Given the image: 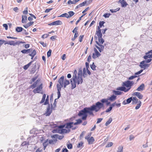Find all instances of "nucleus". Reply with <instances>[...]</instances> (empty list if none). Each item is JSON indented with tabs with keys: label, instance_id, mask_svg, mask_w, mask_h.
<instances>
[{
	"label": "nucleus",
	"instance_id": "nucleus-1",
	"mask_svg": "<svg viewBox=\"0 0 152 152\" xmlns=\"http://www.w3.org/2000/svg\"><path fill=\"white\" fill-rule=\"evenodd\" d=\"M104 104L100 102H96L95 104H93L89 107H86L82 110H80L78 115L79 117L82 116V119L85 120L86 119L88 113L90 115L94 116V115L93 111H94L96 112H98L102 108L104 109Z\"/></svg>",
	"mask_w": 152,
	"mask_h": 152
},
{
	"label": "nucleus",
	"instance_id": "nucleus-2",
	"mask_svg": "<svg viewBox=\"0 0 152 152\" xmlns=\"http://www.w3.org/2000/svg\"><path fill=\"white\" fill-rule=\"evenodd\" d=\"M64 76H62L58 80V82L59 84H57V94H58V99H59L61 96L60 91L61 90V88L62 87L64 86L65 88L66 87V86L70 84V82L69 80L65 79V80L64 82Z\"/></svg>",
	"mask_w": 152,
	"mask_h": 152
},
{
	"label": "nucleus",
	"instance_id": "nucleus-3",
	"mask_svg": "<svg viewBox=\"0 0 152 152\" xmlns=\"http://www.w3.org/2000/svg\"><path fill=\"white\" fill-rule=\"evenodd\" d=\"M83 82L82 77L77 76L75 81H73L72 78L70 80L71 84L72 85L71 88L73 89L76 87V83L78 85L80 84H82Z\"/></svg>",
	"mask_w": 152,
	"mask_h": 152
},
{
	"label": "nucleus",
	"instance_id": "nucleus-4",
	"mask_svg": "<svg viewBox=\"0 0 152 152\" xmlns=\"http://www.w3.org/2000/svg\"><path fill=\"white\" fill-rule=\"evenodd\" d=\"M134 84L133 81H131L128 80L123 83L122 86H126V88H129V87H131Z\"/></svg>",
	"mask_w": 152,
	"mask_h": 152
},
{
	"label": "nucleus",
	"instance_id": "nucleus-5",
	"mask_svg": "<svg viewBox=\"0 0 152 152\" xmlns=\"http://www.w3.org/2000/svg\"><path fill=\"white\" fill-rule=\"evenodd\" d=\"M42 88V84H40L39 86L37 87V88L33 90V92L34 94H36L37 93H41L40 92V91H41Z\"/></svg>",
	"mask_w": 152,
	"mask_h": 152
},
{
	"label": "nucleus",
	"instance_id": "nucleus-6",
	"mask_svg": "<svg viewBox=\"0 0 152 152\" xmlns=\"http://www.w3.org/2000/svg\"><path fill=\"white\" fill-rule=\"evenodd\" d=\"M149 64H147L145 62H143V61H142L140 62L139 66L141 68L143 69H145L146 68L149 67Z\"/></svg>",
	"mask_w": 152,
	"mask_h": 152
},
{
	"label": "nucleus",
	"instance_id": "nucleus-7",
	"mask_svg": "<svg viewBox=\"0 0 152 152\" xmlns=\"http://www.w3.org/2000/svg\"><path fill=\"white\" fill-rule=\"evenodd\" d=\"M52 109L50 108V104L48 105V107H47L46 111L45 114L46 116H49L52 112Z\"/></svg>",
	"mask_w": 152,
	"mask_h": 152
},
{
	"label": "nucleus",
	"instance_id": "nucleus-8",
	"mask_svg": "<svg viewBox=\"0 0 152 152\" xmlns=\"http://www.w3.org/2000/svg\"><path fill=\"white\" fill-rule=\"evenodd\" d=\"M132 96L127 99L126 100H125L124 101L122 102V104L124 105L129 104L131 103L132 101Z\"/></svg>",
	"mask_w": 152,
	"mask_h": 152
},
{
	"label": "nucleus",
	"instance_id": "nucleus-9",
	"mask_svg": "<svg viewBox=\"0 0 152 152\" xmlns=\"http://www.w3.org/2000/svg\"><path fill=\"white\" fill-rule=\"evenodd\" d=\"M132 95L136 96L140 99H142L143 97V95L139 92H135L133 93Z\"/></svg>",
	"mask_w": 152,
	"mask_h": 152
},
{
	"label": "nucleus",
	"instance_id": "nucleus-10",
	"mask_svg": "<svg viewBox=\"0 0 152 152\" xmlns=\"http://www.w3.org/2000/svg\"><path fill=\"white\" fill-rule=\"evenodd\" d=\"M70 132V129H59L58 130V132L61 134H63L64 133H69Z\"/></svg>",
	"mask_w": 152,
	"mask_h": 152
},
{
	"label": "nucleus",
	"instance_id": "nucleus-11",
	"mask_svg": "<svg viewBox=\"0 0 152 152\" xmlns=\"http://www.w3.org/2000/svg\"><path fill=\"white\" fill-rule=\"evenodd\" d=\"M52 138H56V139H58L59 140H61L64 137V135H60L58 134H55L51 136Z\"/></svg>",
	"mask_w": 152,
	"mask_h": 152
},
{
	"label": "nucleus",
	"instance_id": "nucleus-12",
	"mask_svg": "<svg viewBox=\"0 0 152 152\" xmlns=\"http://www.w3.org/2000/svg\"><path fill=\"white\" fill-rule=\"evenodd\" d=\"M118 2L121 4V6L122 7H125L127 5L126 2L124 0H119Z\"/></svg>",
	"mask_w": 152,
	"mask_h": 152
},
{
	"label": "nucleus",
	"instance_id": "nucleus-13",
	"mask_svg": "<svg viewBox=\"0 0 152 152\" xmlns=\"http://www.w3.org/2000/svg\"><path fill=\"white\" fill-rule=\"evenodd\" d=\"M73 122H70L67 123L65 125L66 126L65 128L66 129H69L72 128V125L74 124Z\"/></svg>",
	"mask_w": 152,
	"mask_h": 152
},
{
	"label": "nucleus",
	"instance_id": "nucleus-14",
	"mask_svg": "<svg viewBox=\"0 0 152 152\" xmlns=\"http://www.w3.org/2000/svg\"><path fill=\"white\" fill-rule=\"evenodd\" d=\"M145 88V85L144 83H142L136 89L138 91H140L143 90Z\"/></svg>",
	"mask_w": 152,
	"mask_h": 152
},
{
	"label": "nucleus",
	"instance_id": "nucleus-15",
	"mask_svg": "<svg viewBox=\"0 0 152 152\" xmlns=\"http://www.w3.org/2000/svg\"><path fill=\"white\" fill-rule=\"evenodd\" d=\"M87 1H85L83 3L80 4L78 5H77L76 8H75V9H77L81 7H82L83 6H84L87 3Z\"/></svg>",
	"mask_w": 152,
	"mask_h": 152
},
{
	"label": "nucleus",
	"instance_id": "nucleus-16",
	"mask_svg": "<svg viewBox=\"0 0 152 152\" xmlns=\"http://www.w3.org/2000/svg\"><path fill=\"white\" fill-rule=\"evenodd\" d=\"M132 104H136L137 103H138V99H137L136 97L134 96L133 97L132 96Z\"/></svg>",
	"mask_w": 152,
	"mask_h": 152
},
{
	"label": "nucleus",
	"instance_id": "nucleus-17",
	"mask_svg": "<svg viewBox=\"0 0 152 152\" xmlns=\"http://www.w3.org/2000/svg\"><path fill=\"white\" fill-rule=\"evenodd\" d=\"M116 99V96L114 94H113L108 98V100L111 102H113L115 101Z\"/></svg>",
	"mask_w": 152,
	"mask_h": 152
},
{
	"label": "nucleus",
	"instance_id": "nucleus-18",
	"mask_svg": "<svg viewBox=\"0 0 152 152\" xmlns=\"http://www.w3.org/2000/svg\"><path fill=\"white\" fill-rule=\"evenodd\" d=\"M149 53L146 54V53H145V55L143 56V58L145 60H146L148 58H152V54H149Z\"/></svg>",
	"mask_w": 152,
	"mask_h": 152
},
{
	"label": "nucleus",
	"instance_id": "nucleus-19",
	"mask_svg": "<svg viewBox=\"0 0 152 152\" xmlns=\"http://www.w3.org/2000/svg\"><path fill=\"white\" fill-rule=\"evenodd\" d=\"M96 34L97 35L98 38H101L102 36L101 31H96Z\"/></svg>",
	"mask_w": 152,
	"mask_h": 152
},
{
	"label": "nucleus",
	"instance_id": "nucleus-20",
	"mask_svg": "<svg viewBox=\"0 0 152 152\" xmlns=\"http://www.w3.org/2000/svg\"><path fill=\"white\" fill-rule=\"evenodd\" d=\"M101 56V54L99 52L96 53H93L92 56V58L94 59H95L96 57H98Z\"/></svg>",
	"mask_w": 152,
	"mask_h": 152
},
{
	"label": "nucleus",
	"instance_id": "nucleus-21",
	"mask_svg": "<svg viewBox=\"0 0 152 152\" xmlns=\"http://www.w3.org/2000/svg\"><path fill=\"white\" fill-rule=\"evenodd\" d=\"M94 139L93 137H91L88 140V144H91L93 143L94 141Z\"/></svg>",
	"mask_w": 152,
	"mask_h": 152
},
{
	"label": "nucleus",
	"instance_id": "nucleus-22",
	"mask_svg": "<svg viewBox=\"0 0 152 152\" xmlns=\"http://www.w3.org/2000/svg\"><path fill=\"white\" fill-rule=\"evenodd\" d=\"M27 20V17L26 15L22 16V23H26Z\"/></svg>",
	"mask_w": 152,
	"mask_h": 152
},
{
	"label": "nucleus",
	"instance_id": "nucleus-23",
	"mask_svg": "<svg viewBox=\"0 0 152 152\" xmlns=\"http://www.w3.org/2000/svg\"><path fill=\"white\" fill-rule=\"evenodd\" d=\"M53 25H61L62 24V23L61 21L60 20H58L53 22Z\"/></svg>",
	"mask_w": 152,
	"mask_h": 152
},
{
	"label": "nucleus",
	"instance_id": "nucleus-24",
	"mask_svg": "<svg viewBox=\"0 0 152 152\" xmlns=\"http://www.w3.org/2000/svg\"><path fill=\"white\" fill-rule=\"evenodd\" d=\"M39 81L38 80H37L36 82L33 83V84L31 85L30 86L31 88L33 89L35 88L37 86L38 83Z\"/></svg>",
	"mask_w": 152,
	"mask_h": 152
},
{
	"label": "nucleus",
	"instance_id": "nucleus-25",
	"mask_svg": "<svg viewBox=\"0 0 152 152\" xmlns=\"http://www.w3.org/2000/svg\"><path fill=\"white\" fill-rule=\"evenodd\" d=\"M77 72L76 70H74V74L72 76V80L73 81H75V79H76V77H77Z\"/></svg>",
	"mask_w": 152,
	"mask_h": 152
},
{
	"label": "nucleus",
	"instance_id": "nucleus-26",
	"mask_svg": "<svg viewBox=\"0 0 152 152\" xmlns=\"http://www.w3.org/2000/svg\"><path fill=\"white\" fill-rule=\"evenodd\" d=\"M23 29L21 27H17L16 28V31L18 32H20L23 31Z\"/></svg>",
	"mask_w": 152,
	"mask_h": 152
},
{
	"label": "nucleus",
	"instance_id": "nucleus-27",
	"mask_svg": "<svg viewBox=\"0 0 152 152\" xmlns=\"http://www.w3.org/2000/svg\"><path fill=\"white\" fill-rule=\"evenodd\" d=\"M32 62L33 61H31L27 64L23 66V69L25 70H26L27 69L28 67L30 66Z\"/></svg>",
	"mask_w": 152,
	"mask_h": 152
},
{
	"label": "nucleus",
	"instance_id": "nucleus-28",
	"mask_svg": "<svg viewBox=\"0 0 152 152\" xmlns=\"http://www.w3.org/2000/svg\"><path fill=\"white\" fill-rule=\"evenodd\" d=\"M57 99H55L54 103L53 106H52V104H51L52 108L53 109V110H55V108L56 107V104L57 102L56 101Z\"/></svg>",
	"mask_w": 152,
	"mask_h": 152
},
{
	"label": "nucleus",
	"instance_id": "nucleus-29",
	"mask_svg": "<svg viewBox=\"0 0 152 152\" xmlns=\"http://www.w3.org/2000/svg\"><path fill=\"white\" fill-rule=\"evenodd\" d=\"M59 17H65L67 18H69V14L67 13H65L63 14L58 16Z\"/></svg>",
	"mask_w": 152,
	"mask_h": 152
},
{
	"label": "nucleus",
	"instance_id": "nucleus-30",
	"mask_svg": "<svg viewBox=\"0 0 152 152\" xmlns=\"http://www.w3.org/2000/svg\"><path fill=\"white\" fill-rule=\"evenodd\" d=\"M96 44L99 46L100 47V48L102 50H103L104 49V45H102L101 44H100L97 41H96Z\"/></svg>",
	"mask_w": 152,
	"mask_h": 152
},
{
	"label": "nucleus",
	"instance_id": "nucleus-31",
	"mask_svg": "<svg viewBox=\"0 0 152 152\" xmlns=\"http://www.w3.org/2000/svg\"><path fill=\"white\" fill-rule=\"evenodd\" d=\"M112 121V118H110L109 120L106 122L105 125L106 126H108L109 124Z\"/></svg>",
	"mask_w": 152,
	"mask_h": 152
},
{
	"label": "nucleus",
	"instance_id": "nucleus-32",
	"mask_svg": "<svg viewBox=\"0 0 152 152\" xmlns=\"http://www.w3.org/2000/svg\"><path fill=\"white\" fill-rule=\"evenodd\" d=\"M113 93L115 94V95H120L121 94L122 92L119 91H116L115 90H113Z\"/></svg>",
	"mask_w": 152,
	"mask_h": 152
},
{
	"label": "nucleus",
	"instance_id": "nucleus-33",
	"mask_svg": "<svg viewBox=\"0 0 152 152\" xmlns=\"http://www.w3.org/2000/svg\"><path fill=\"white\" fill-rule=\"evenodd\" d=\"M76 121H77V122H76L74 124V125H76L80 124L82 122V120L80 119H79L77 120Z\"/></svg>",
	"mask_w": 152,
	"mask_h": 152
},
{
	"label": "nucleus",
	"instance_id": "nucleus-34",
	"mask_svg": "<svg viewBox=\"0 0 152 152\" xmlns=\"http://www.w3.org/2000/svg\"><path fill=\"white\" fill-rule=\"evenodd\" d=\"M138 103H139L137 104V105L135 107L136 110H137L139 109L141 105V102L139 100Z\"/></svg>",
	"mask_w": 152,
	"mask_h": 152
},
{
	"label": "nucleus",
	"instance_id": "nucleus-35",
	"mask_svg": "<svg viewBox=\"0 0 152 152\" xmlns=\"http://www.w3.org/2000/svg\"><path fill=\"white\" fill-rule=\"evenodd\" d=\"M46 96V95L45 94H43L42 100H41V102H40V104H42V103L43 102H44L45 100Z\"/></svg>",
	"mask_w": 152,
	"mask_h": 152
},
{
	"label": "nucleus",
	"instance_id": "nucleus-36",
	"mask_svg": "<svg viewBox=\"0 0 152 152\" xmlns=\"http://www.w3.org/2000/svg\"><path fill=\"white\" fill-rule=\"evenodd\" d=\"M49 98V96L48 95L46 97V99H45V102L44 103V105H46L48 104H49V102H48Z\"/></svg>",
	"mask_w": 152,
	"mask_h": 152
},
{
	"label": "nucleus",
	"instance_id": "nucleus-37",
	"mask_svg": "<svg viewBox=\"0 0 152 152\" xmlns=\"http://www.w3.org/2000/svg\"><path fill=\"white\" fill-rule=\"evenodd\" d=\"M82 69L81 68H80L79 69V71H78V76L80 77H82Z\"/></svg>",
	"mask_w": 152,
	"mask_h": 152
},
{
	"label": "nucleus",
	"instance_id": "nucleus-38",
	"mask_svg": "<svg viewBox=\"0 0 152 152\" xmlns=\"http://www.w3.org/2000/svg\"><path fill=\"white\" fill-rule=\"evenodd\" d=\"M99 42L100 44H102L104 42V40L102 37L101 38H98Z\"/></svg>",
	"mask_w": 152,
	"mask_h": 152
},
{
	"label": "nucleus",
	"instance_id": "nucleus-39",
	"mask_svg": "<svg viewBox=\"0 0 152 152\" xmlns=\"http://www.w3.org/2000/svg\"><path fill=\"white\" fill-rule=\"evenodd\" d=\"M68 13L69 14V18H70L73 16L75 14V13L72 11H70Z\"/></svg>",
	"mask_w": 152,
	"mask_h": 152
},
{
	"label": "nucleus",
	"instance_id": "nucleus-40",
	"mask_svg": "<svg viewBox=\"0 0 152 152\" xmlns=\"http://www.w3.org/2000/svg\"><path fill=\"white\" fill-rule=\"evenodd\" d=\"M90 67L91 69L93 70H96V66L94 64V62H93L92 64L90 65Z\"/></svg>",
	"mask_w": 152,
	"mask_h": 152
},
{
	"label": "nucleus",
	"instance_id": "nucleus-41",
	"mask_svg": "<svg viewBox=\"0 0 152 152\" xmlns=\"http://www.w3.org/2000/svg\"><path fill=\"white\" fill-rule=\"evenodd\" d=\"M124 86H121V87H118L116 88V90H117L121 91H124V87H125Z\"/></svg>",
	"mask_w": 152,
	"mask_h": 152
},
{
	"label": "nucleus",
	"instance_id": "nucleus-42",
	"mask_svg": "<svg viewBox=\"0 0 152 152\" xmlns=\"http://www.w3.org/2000/svg\"><path fill=\"white\" fill-rule=\"evenodd\" d=\"M123 147L119 146L118 148L117 152H123Z\"/></svg>",
	"mask_w": 152,
	"mask_h": 152
},
{
	"label": "nucleus",
	"instance_id": "nucleus-43",
	"mask_svg": "<svg viewBox=\"0 0 152 152\" xmlns=\"http://www.w3.org/2000/svg\"><path fill=\"white\" fill-rule=\"evenodd\" d=\"M36 54V52L35 50H32V51L31 54H30L29 55H32L34 56Z\"/></svg>",
	"mask_w": 152,
	"mask_h": 152
},
{
	"label": "nucleus",
	"instance_id": "nucleus-44",
	"mask_svg": "<svg viewBox=\"0 0 152 152\" xmlns=\"http://www.w3.org/2000/svg\"><path fill=\"white\" fill-rule=\"evenodd\" d=\"M15 41H10L8 42V44L10 45H12L13 46H15Z\"/></svg>",
	"mask_w": 152,
	"mask_h": 152
},
{
	"label": "nucleus",
	"instance_id": "nucleus-45",
	"mask_svg": "<svg viewBox=\"0 0 152 152\" xmlns=\"http://www.w3.org/2000/svg\"><path fill=\"white\" fill-rule=\"evenodd\" d=\"M78 35V33L77 32H76L74 34V37L72 39V41H74L75 39L77 37Z\"/></svg>",
	"mask_w": 152,
	"mask_h": 152
},
{
	"label": "nucleus",
	"instance_id": "nucleus-46",
	"mask_svg": "<svg viewBox=\"0 0 152 152\" xmlns=\"http://www.w3.org/2000/svg\"><path fill=\"white\" fill-rule=\"evenodd\" d=\"M110 15L111 14L110 13H105L104 14L103 16L105 18H108L110 17Z\"/></svg>",
	"mask_w": 152,
	"mask_h": 152
},
{
	"label": "nucleus",
	"instance_id": "nucleus-47",
	"mask_svg": "<svg viewBox=\"0 0 152 152\" xmlns=\"http://www.w3.org/2000/svg\"><path fill=\"white\" fill-rule=\"evenodd\" d=\"M113 145V143L112 142H108L107 144V145L106 146V147L108 148L112 146Z\"/></svg>",
	"mask_w": 152,
	"mask_h": 152
},
{
	"label": "nucleus",
	"instance_id": "nucleus-48",
	"mask_svg": "<svg viewBox=\"0 0 152 152\" xmlns=\"http://www.w3.org/2000/svg\"><path fill=\"white\" fill-rule=\"evenodd\" d=\"M107 102V99H102L101 100V102L103 104L104 103H106Z\"/></svg>",
	"mask_w": 152,
	"mask_h": 152
},
{
	"label": "nucleus",
	"instance_id": "nucleus-49",
	"mask_svg": "<svg viewBox=\"0 0 152 152\" xmlns=\"http://www.w3.org/2000/svg\"><path fill=\"white\" fill-rule=\"evenodd\" d=\"M104 21H100L99 22V27H102V26H104Z\"/></svg>",
	"mask_w": 152,
	"mask_h": 152
},
{
	"label": "nucleus",
	"instance_id": "nucleus-50",
	"mask_svg": "<svg viewBox=\"0 0 152 152\" xmlns=\"http://www.w3.org/2000/svg\"><path fill=\"white\" fill-rule=\"evenodd\" d=\"M152 59H149L145 60L143 61V62H145L146 63H149L151 61Z\"/></svg>",
	"mask_w": 152,
	"mask_h": 152
},
{
	"label": "nucleus",
	"instance_id": "nucleus-51",
	"mask_svg": "<svg viewBox=\"0 0 152 152\" xmlns=\"http://www.w3.org/2000/svg\"><path fill=\"white\" fill-rule=\"evenodd\" d=\"M84 37V36L83 35H81L79 37V41L80 42H82L83 39V38Z\"/></svg>",
	"mask_w": 152,
	"mask_h": 152
},
{
	"label": "nucleus",
	"instance_id": "nucleus-52",
	"mask_svg": "<svg viewBox=\"0 0 152 152\" xmlns=\"http://www.w3.org/2000/svg\"><path fill=\"white\" fill-rule=\"evenodd\" d=\"M137 77V76L136 75L131 76L129 77L128 80H132V79L136 77Z\"/></svg>",
	"mask_w": 152,
	"mask_h": 152
},
{
	"label": "nucleus",
	"instance_id": "nucleus-53",
	"mask_svg": "<svg viewBox=\"0 0 152 152\" xmlns=\"http://www.w3.org/2000/svg\"><path fill=\"white\" fill-rule=\"evenodd\" d=\"M15 43V45H19L20 44L25 43V42H22V41H17Z\"/></svg>",
	"mask_w": 152,
	"mask_h": 152
},
{
	"label": "nucleus",
	"instance_id": "nucleus-54",
	"mask_svg": "<svg viewBox=\"0 0 152 152\" xmlns=\"http://www.w3.org/2000/svg\"><path fill=\"white\" fill-rule=\"evenodd\" d=\"M39 43L41 44L44 47H46L47 46L46 44L45 43L43 42L40 41Z\"/></svg>",
	"mask_w": 152,
	"mask_h": 152
},
{
	"label": "nucleus",
	"instance_id": "nucleus-55",
	"mask_svg": "<svg viewBox=\"0 0 152 152\" xmlns=\"http://www.w3.org/2000/svg\"><path fill=\"white\" fill-rule=\"evenodd\" d=\"M112 109V107L110 106L109 108L106 110L105 111L106 113H108L111 111Z\"/></svg>",
	"mask_w": 152,
	"mask_h": 152
},
{
	"label": "nucleus",
	"instance_id": "nucleus-56",
	"mask_svg": "<svg viewBox=\"0 0 152 152\" xmlns=\"http://www.w3.org/2000/svg\"><path fill=\"white\" fill-rule=\"evenodd\" d=\"M51 52L52 50H49V51L47 52V55L48 57H49L50 56Z\"/></svg>",
	"mask_w": 152,
	"mask_h": 152
},
{
	"label": "nucleus",
	"instance_id": "nucleus-57",
	"mask_svg": "<svg viewBox=\"0 0 152 152\" xmlns=\"http://www.w3.org/2000/svg\"><path fill=\"white\" fill-rule=\"evenodd\" d=\"M67 147L69 149H71L72 148V145L71 144H68Z\"/></svg>",
	"mask_w": 152,
	"mask_h": 152
},
{
	"label": "nucleus",
	"instance_id": "nucleus-58",
	"mask_svg": "<svg viewBox=\"0 0 152 152\" xmlns=\"http://www.w3.org/2000/svg\"><path fill=\"white\" fill-rule=\"evenodd\" d=\"M48 36H49V35L48 34H45L42 36V38L43 39L46 38Z\"/></svg>",
	"mask_w": 152,
	"mask_h": 152
},
{
	"label": "nucleus",
	"instance_id": "nucleus-59",
	"mask_svg": "<svg viewBox=\"0 0 152 152\" xmlns=\"http://www.w3.org/2000/svg\"><path fill=\"white\" fill-rule=\"evenodd\" d=\"M143 71V69H141L140 71H139L138 72H136L135 73V75H138L140 74Z\"/></svg>",
	"mask_w": 152,
	"mask_h": 152
},
{
	"label": "nucleus",
	"instance_id": "nucleus-60",
	"mask_svg": "<svg viewBox=\"0 0 152 152\" xmlns=\"http://www.w3.org/2000/svg\"><path fill=\"white\" fill-rule=\"evenodd\" d=\"M28 144V143L27 142H23L21 144V145H22V146H24L25 145H27Z\"/></svg>",
	"mask_w": 152,
	"mask_h": 152
},
{
	"label": "nucleus",
	"instance_id": "nucleus-61",
	"mask_svg": "<svg viewBox=\"0 0 152 152\" xmlns=\"http://www.w3.org/2000/svg\"><path fill=\"white\" fill-rule=\"evenodd\" d=\"M77 27H76L74 28V30L72 31V32L73 33H75L76 32H77V33H78V32H77Z\"/></svg>",
	"mask_w": 152,
	"mask_h": 152
},
{
	"label": "nucleus",
	"instance_id": "nucleus-62",
	"mask_svg": "<svg viewBox=\"0 0 152 152\" xmlns=\"http://www.w3.org/2000/svg\"><path fill=\"white\" fill-rule=\"evenodd\" d=\"M103 118H99L97 119V121L96 122V124H99L101 122Z\"/></svg>",
	"mask_w": 152,
	"mask_h": 152
},
{
	"label": "nucleus",
	"instance_id": "nucleus-63",
	"mask_svg": "<svg viewBox=\"0 0 152 152\" xmlns=\"http://www.w3.org/2000/svg\"><path fill=\"white\" fill-rule=\"evenodd\" d=\"M65 125H60L58 126V128L59 129H64L63 128L65 127Z\"/></svg>",
	"mask_w": 152,
	"mask_h": 152
},
{
	"label": "nucleus",
	"instance_id": "nucleus-64",
	"mask_svg": "<svg viewBox=\"0 0 152 152\" xmlns=\"http://www.w3.org/2000/svg\"><path fill=\"white\" fill-rule=\"evenodd\" d=\"M27 50V53H30L32 51L33 49L32 48H30Z\"/></svg>",
	"mask_w": 152,
	"mask_h": 152
}]
</instances>
